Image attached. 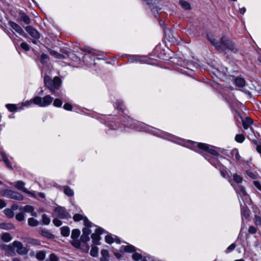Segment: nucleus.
<instances>
[{"mask_svg":"<svg viewBox=\"0 0 261 261\" xmlns=\"http://www.w3.org/2000/svg\"><path fill=\"white\" fill-rule=\"evenodd\" d=\"M22 240L23 241L24 243H27V246H28V244L33 246L40 245L41 244L40 242L38 240L30 237L22 238Z\"/></svg>","mask_w":261,"mask_h":261,"instance_id":"nucleus-13","label":"nucleus"},{"mask_svg":"<svg viewBox=\"0 0 261 261\" xmlns=\"http://www.w3.org/2000/svg\"><path fill=\"white\" fill-rule=\"evenodd\" d=\"M117 109H119L121 111L123 110V106L122 103H120V102H118L117 103Z\"/></svg>","mask_w":261,"mask_h":261,"instance_id":"nucleus-55","label":"nucleus"},{"mask_svg":"<svg viewBox=\"0 0 261 261\" xmlns=\"http://www.w3.org/2000/svg\"><path fill=\"white\" fill-rule=\"evenodd\" d=\"M207 39L215 46V47L220 50L224 47L232 51H236L237 49L234 43L225 36H223L220 42L216 41L215 38L210 35H207Z\"/></svg>","mask_w":261,"mask_h":261,"instance_id":"nucleus-1","label":"nucleus"},{"mask_svg":"<svg viewBox=\"0 0 261 261\" xmlns=\"http://www.w3.org/2000/svg\"><path fill=\"white\" fill-rule=\"evenodd\" d=\"M16 219L18 221H22L24 219V216L22 213H19L16 215Z\"/></svg>","mask_w":261,"mask_h":261,"instance_id":"nucleus-40","label":"nucleus"},{"mask_svg":"<svg viewBox=\"0 0 261 261\" xmlns=\"http://www.w3.org/2000/svg\"><path fill=\"white\" fill-rule=\"evenodd\" d=\"M64 192L68 196H72L74 195L73 191L68 186L63 187Z\"/></svg>","mask_w":261,"mask_h":261,"instance_id":"nucleus-20","label":"nucleus"},{"mask_svg":"<svg viewBox=\"0 0 261 261\" xmlns=\"http://www.w3.org/2000/svg\"><path fill=\"white\" fill-rule=\"evenodd\" d=\"M81 241L83 243H87L90 241L89 235L83 234L81 237Z\"/></svg>","mask_w":261,"mask_h":261,"instance_id":"nucleus-39","label":"nucleus"},{"mask_svg":"<svg viewBox=\"0 0 261 261\" xmlns=\"http://www.w3.org/2000/svg\"><path fill=\"white\" fill-rule=\"evenodd\" d=\"M3 195L5 197L17 200H22L23 199V197L20 193L11 190H5Z\"/></svg>","mask_w":261,"mask_h":261,"instance_id":"nucleus-6","label":"nucleus"},{"mask_svg":"<svg viewBox=\"0 0 261 261\" xmlns=\"http://www.w3.org/2000/svg\"><path fill=\"white\" fill-rule=\"evenodd\" d=\"M20 46L24 50L28 51L30 50V46L29 44L25 42L21 43L20 44Z\"/></svg>","mask_w":261,"mask_h":261,"instance_id":"nucleus-47","label":"nucleus"},{"mask_svg":"<svg viewBox=\"0 0 261 261\" xmlns=\"http://www.w3.org/2000/svg\"><path fill=\"white\" fill-rule=\"evenodd\" d=\"M105 240L106 242L109 244H111L114 241V238L112 237L109 235H107L105 237Z\"/></svg>","mask_w":261,"mask_h":261,"instance_id":"nucleus-44","label":"nucleus"},{"mask_svg":"<svg viewBox=\"0 0 261 261\" xmlns=\"http://www.w3.org/2000/svg\"><path fill=\"white\" fill-rule=\"evenodd\" d=\"M254 223L256 225H261V217L256 216L255 217Z\"/></svg>","mask_w":261,"mask_h":261,"instance_id":"nucleus-50","label":"nucleus"},{"mask_svg":"<svg viewBox=\"0 0 261 261\" xmlns=\"http://www.w3.org/2000/svg\"><path fill=\"white\" fill-rule=\"evenodd\" d=\"M246 11V9L245 8H242L240 9V12L241 14H243Z\"/></svg>","mask_w":261,"mask_h":261,"instance_id":"nucleus-60","label":"nucleus"},{"mask_svg":"<svg viewBox=\"0 0 261 261\" xmlns=\"http://www.w3.org/2000/svg\"><path fill=\"white\" fill-rule=\"evenodd\" d=\"M235 84L237 86L243 87L245 85V81L241 77H237L234 81Z\"/></svg>","mask_w":261,"mask_h":261,"instance_id":"nucleus-21","label":"nucleus"},{"mask_svg":"<svg viewBox=\"0 0 261 261\" xmlns=\"http://www.w3.org/2000/svg\"><path fill=\"white\" fill-rule=\"evenodd\" d=\"M19 210L23 211L27 213H32L33 211H34V208L31 205H27L24 207H20Z\"/></svg>","mask_w":261,"mask_h":261,"instance_id":"nucleus-27","label":"nucleus"},{"mask_svg":"<svg viewBox=\"0 0 261 261\" xmlns=\"http://www.w3.org/2000/svg\"><path fill=\"white\" fill-rule=\"evenodd\" d=\"M1 238L5 242H9L12 239V237L9 233L5 232L2 234Z\"/></svg>","mask_w":261,"mask_h":261,"instance_id":"nucleus-19","label":"nucleus"},{"mask_svg":"<svg viewBox=\"0 0 261 261\" xmlns=\"http://www.w3.org/2000/svg\"><path fill=\"white\" fill-rule=\"evenodd\" d=\"M92 226L91 225L90 226H86V227L84 228L83 229V234H86V235H89L90 233L91 232V231L90 229V228Z\"/></svg>","mask_w":261,"mask_h":261,"instance_id":"nucleus-42","label":"nucleus"},{"mask_svg":"<svg viewBox=\"0 0 261 261\" xmlns=\"http://www.w3.org/2000/svg\"><path fill=\"white\" fill-rule=\"evenodd\" d=\"M253 123V120L250 117H246L245 120L242 121L243 126L244 129H247L249 128L252 130L253 128L250 127V125Z\"/></svg>","mask_w":261,"mask_h":261,"instance_id":"nucleus-14","label":"nucleus"},{"mask_svg":"<svg viewBox=\"0 0 261 261\" xmlns=\"http://www.w3.org/2000/svg\"><path fill=\"white\" fill-rule=\"evenodd\" d=\"M54 225L57 227L61 226L62 224V221L57 218H55L53 221Z\"/></svg>","mask_w":261,"mask_h":261,"instance_id":"nucleus-49","label":"nucleus"},{"mask_svg":"<svg viewBox=\"0 0 261 261\" xmlns=\"http://www.w3.org/2000/svg\"><path fill=\"white\" fill-rule=\"evenodd\" d=\"M24 182L22 181H17L15 183V187L18 190H21L22 192L28 194L30 196L35 198L36 195L34 192L29 191L24 187Z\"/></svg>","mask_w":261,"mask_h":261,"instance_id":"nucleus-8","label":"nucleus"},{"mask_svg":"<svg viewBox=\"0 0 261 261\" xmlns=\"http://www.w3.org/2000/svg\"><path fill=\"white\" fill-rule=\"evenodd\" d=\"M120 250H124L127 252H134L135 251V248L132 245L122 246L121 247Z\"/></svg>","mask_w":261,"mask_h":261,"instance_id":"nucleus-17","label":"nucleus"},{"mask_svg":"<svg viewBox=\"0 0 261 261\" xmlns=\"http://www.w3.org/2000/svg\"><path fill=\"white\" fill-rule=\"evenodd\" d=\"M12 261H21L19 258H14Z\"/></svg>","mask_w":261,"mask_h":261,"instance_id":"nucleus-64","label":"nucleus"},{"mask_svg":"<svg viewBox=\"0 0 261 261\" xmlns=\"http://www.w3.org/2000/svg\"><path fill=\"white\" fill-rule=\"evenodd\" d=\"M54 106L56 107H61L62 105V101L59 98H56L54 101Z\"/></svg>","mask_w":261,"mask_h":261,"instance_id":"nucleus-38","label":"nucleus"},{"mask_svg":"<svg viewBox=\"0 0 261 261\" xmlns=\"http://www.w3.org/2000/svg\"><path fill=\"white\" fill-rule=\"evenodd\" d=\"M114 255L117 258H120L121 257V254L120 253L115 252Z\"/></svg>","mask_w":261,"mask_h":261,"instance_id":"nucleus-58","label":"nucleus"},{"mask_svg":"<svg viewBox=\"0 0 261 261\" xmlns=\"http://www.w3.org/2000/svg\"><path fill=\"white\" fill-rule=\"evenodd\" d=\"M48 59V57L47 55L45 54H42L40 58V62L43 64H45L47 63V60Z\"/></svg>","mask_w":261,"mask_h":261,"instance_id":"nucleus-36","label":"nucleus"},{"mask_svg":"<svg viewBox=\"0 0 261 261\" xmlns=\"http://www.w3.org/2000/svg\"><path fill=\"white\" fill-rule=\"evenodd\" d=\"M252 142L256 146H257V145H259L256 140H253Z\"/></svg>","mask_w":261,"mask_h":261,"instance_id":"nucleus-62","label":"nucleus"},{"mask_svg":"<svg viewBox=\"0 0 261 261\" xmlns=\"http://www.w3.org/2000/svg\"><path fill=\"white\" fill-rule=\"evenodd\" d=\"M233 179L237 183H241L242 181V178L237 174H233Z\"/></svg>","mask_w":261,"mask_h":261,"instance_id":"nucleus-41","label":"nucleus"},{"mask_svg":"<svg viewBox=\"0 0 261 261\" xmlns=\"http://www.w3.org/2000/svg\"><path fill=\"white\" fill-rule=\"evenodd\" d=\"M73 219L74 221L75 222H78L80 220H83L84 222V224L86 226L89 227L91 226V222L88 220L86 217H85L82 215L76 214L73 216Z\"/></svg>","mask_w":261,"mask_h":261,"instance_id":"nucleus-10","label":"nucleus"},{"mask_svg":"<svg viewBox=\"0 0 261 261\" xmlns=\"http://www.w3.org/2000/svg\"><path fill=\"white\" fill-rule=\"evenodd\" d=\"M49 52L50 55L54 56V57H55L57 59H64V58H65V57L63 55L60 54L55 51V50L50 49V50H49Z\"/></svg>","mask_w":261,"mask_h":261,"instance_id":"nucleus-28","label":"nucleus"},{"mask_svg":"<svg viewBox=\"0 0 261 261\" xmlns=\"http://www.w3.org/2000/svg\"><path fill=\"white\" fill-rule=\"evenodd\" d=\"M240 192L244 196H245L247 194V193L246 192V191H245V189L243 187H241L240 188Z\"/></svg>","mask_w":261,"mask_h":261,"instance_id":"nucleus-56","label":"nucleus"},{"mask_svg":"<svg viewBox=\"0 0 261 261\" xmlns=\"http://www.w3.org/2000/svg\"><path fill=\"white\" fill-rule=\"evenodd\" d=\"M27 32L34 38L38 39L40 38L39 33L31 26H27L25 28Z\"/></svg>","mask_w":261,"mask_h":261,"instance_id":"nucleus-12","label":"nucleus"},{"mask_svg":"<svg viewBox=\"0 0 261 261\" xmlns=\"http://www.w3.org/2000/svg\"><path fill=\"white\" fill-rule=\"evenodd\" d=\"M58 257L54 254L51 253L49 256V259L46 261H58Z\"/></svg>","mask_w":261,"mask_h":261,"instance_id":"nucleus-48","label":"nucleus"},{"mask_svg":"<svg viewBox=\"0 0 261 261\" xmlns=\"http://www.w3.org/2000/svg\"><path fill=\"white\" fill-rule=\"evenodd\" d=\"M72 245L76 247V248H79L80 247V242L77 239L73 240L72 243Z\"/></svg>","mask_w":261,"mask_h":261,"instance_id":"nucleus-45","label":"nucleus"},{"mask_svg":"<svg viewBox=\"0 0 261 261\" xmlns=\"http://www.w3.org/2000/svg\"><path fill=\"white\" fill-rule=\"evenodd\" d=\"M6 205V204L5 201L2 199H0V208L4 207Z\"/></svg>","mask_w":261,"mask_h":261,"instance_id":"nucleus-54","label":"nucleus"},{"mask_svg":"<svg viewBox=\"0 0 261 261\" xmlns=\"http://www.w3.org/2000/svg\"><path fill=\"white\" fill-rule=\"evenodd\" d=\"M34 98L31 99L30 100H27L22 103V105L25 107L30 106L31 103H34Z\"/></svg>","mask_w":261,"mask_h":261,"instance_id":"nucleus-51","label":"nucleus"},{"mask_svg":"<svg viewBox=\"0 0 261 261\" xmlns=\"http://www.w3.org/2000/svg\"><path fill=\"white\" fill-rule=\"evenodd\" d=\"M245 140V136L242 134H238L235 137V140L239 143H242Z\"/></svg>","mask_w":261,"mask_h":261,"instance_id":"nucleus-33","label":"nucleus"},{"mask_svg":"<svg viewBox=\"0 0 261 261\" xmlns=\"http://www.w3.org/2000/svg\"><path fill=\"white\" fill-rule=\"evenodd\" d=\"M254 185L258 189H259V190H261V185L258 181H254Z\"/></svg>","mask_w":261,"mask_h":261,"instance_id":"nucleus-53","label":"nucleus"},{"mask_svg":"<svg viewBox=\"0 0 261 261\" xmlns=\"http://www.w3.org/2000/svg\"><path fill=\"white\" fill-rule=\"evenodd\" d=\"M132 257L135 261H147L145 257L137 252H135L133 254Z\"/></svg>","mask_w":261,"mask_h":261,"instance_id":"nucleus-18","label":"nucleus"},{"mask_svg":"<svg viewBox=\"0 0 261 261\" xmlns=\"http://www.w3.org/2000/svg\"><path fill=\"white\" fill-rule=\"evenodd\" d=\"M53 215L54 217H59L61 219H68L71 217L66 209L62 206L56 207L54 211Z\"/></svg>","mask_w":261,"mask_h":261,"instance_id":"nucleus-5","label":"nucleus"},{"mask_svg":"<svg viewBox=\"0 0 261 261\" xmlns=\"http://www.w3.org/2000/svg\"><path fill=\"white\" fill-rule=\"evenodd\" d=\"M9 24L13 30H14L19 34L23 36V37H27V34L24 33V32L19 25L11 21L9 22Z\"/></svg>","mask_w":261,"mask_h":261,"instance_id":"nucleus-11","label":"nucleus"},{"mask_svg":"<svg viewBox=\"0 0 261 261\" xmlns=\"http://www.w3.org/2000/svg\"><path fill=\"white\" fill-rule=\"evenodd\" d=\"M80 234V231L77 229H73L72 231L71 237L73 240L77 239Z\"/></svg>","mask_w":261,"mask_h":261,"instance_id":"nucleus-29","label":"nucleus"},{"mask_svg":"<svg viewBox=\"0 0 261 261\" xmlns=\"http://www.w3.org/2000/svg\"><path fill=\"white\" fill-rule=\"evenodd\" d=\"M6 107L10 112H15L18 110L17 107L14 104H7L6 105Z\"/></svg>","mask_w":261,"mask_h":261,"instance_id":"nucleus-32","label":"nucleus"},{"mask_svg":"<svg viewBox=\"0 0 261 261\" xmlns=\"http://www.w3.org/2000/svg\"><path fill=\"white\" fill-rule=\"evenodd\" d=\"M28 224L30 226L35 227L38 225L39 222L34 218H30L28 219Z\"/></svg>","mask_w":261,"mask_h":261,"instance_id":"nucleus-26","label":"nucleus"},{"mask_svg":"<svg viewBox=\"0 0 261 261\" xmlns=\"http://www.w3.org/2000/svg\"><path fill=\"white\" fill-rule=\"evenodd\" d=\"M44 82L51 92H55L60 86L61 80L58 76H55L53 80H51L48 75H45L44 77Z\"/></svg>","mask_w":261,"mask_h":261,"instance_id":"nucleus-2","label":"nucleus"},{"mask_svg":"<svg viewBox=\"0 0 261 261\" xmlns=\"http://www.w3.org/2000/svg\"><path fill=\"white\" fill-rule=\"evenodd\" d=\"M39 196L42 198H44V197H45L44 194L43 193H39Z\"/></svg>","mask_w":261,"mask_h":261,"instance_id":"nucleus-63","label":"nucleus"},{"mask_svg":"<svg viewBox=\"0 0 261 261\" xmlns=\"http://www.w3.org/2000/svg\"><path fill=\"white\" fill-rule=\"evenodd\" d=\"M236 247V245L234 243H232L229 246H228L226 250V253H228L231 252Z\"/></svg>","mask_w":261,"mask_h":261,"instance_id":"nucleus-43","label":"nucleus"},{"mask_svg":"<svg viewBox=\"0 0 261 261\" xmlns=\"http://www.w3.org/2000/svg\"><path fill=\"white\" fill-rule=\"evenodd\" d=\"M63 107L65 110L67 111H71L72 110V106L69 103H66Z\"/></svg>","mask_w":261,"mask_h":261,"instance_id":"nucleus-52","label":"nucleus"},{"mask_svg":"<svg viewBox=\"0 0 261 261\" xmlns=\"http://www.w3.org/2000/svg\"><path fill=\"white\" fill-rule=\"evenodd\" d=\"M40 232H41V235H42L43 236H44L47 238H49V239H54V236L53 234H51V233H50L47 230L42 229L40 231Z\"/></svg>","mask_w":261,"mask_h":261,"instance_id":"nucleus-22","label":"nucleus"},{"mask_svg":"<svg viewBox=\"0 0 261 261\" xmlns=\"http://www.w3.org/2000/svg\"><path fill=\"white\" fill-rule=\"evenodd\" d=\"M98 248L97 247H92L90 251V254L92 256L96 257L98 255Z\"/></svg>","mask_w":261,"mask_h":261,"instance_id":"nucleus-35","label":"nucleus"},{"mask_svg":"<svg viewBox=\"0 0 261 261\" xmlns=\"http://www.w3.org/2000/svg\"><path fill=\"white\" fill-rule=\"evenodd\" d=\"M5 215L9 218H12L14 216V214L12 210L10 208H6L4 210Z\"/></svg>","mask_w":261,"mask_h":261,"instance_id":"nucleus-25","label":"nucleus"},{"mask_svg":"<svg viewBox=\"0 0 261 261\" xmlns=\"http://www.w3.org/2000/svg\"><path fill=\"white\" fill-rule=\"evenodd\" d=\"M20 19L22 20L25 23L29 24L31 22V19L29 17L25 15H23L21 16Z\"/></svg>","mask_w":261,"mask_h":261,"instance_id":"nucleus-37","label":"nucleus"},{"mask_svg":"<svg viewBox=\"0 0 261 261\" xmlns=\"http://www.w3.org/2000/svg\"><path fill=\"white\" fill-rule=\"evenodd\" d=\"M0 228L6 230H11L14 229L15 226L13 224L10 223H0Z\"/></svg>","mask_w":261,"mask_h":261,"instance_id":"nucleus-16","label":"nucleus"},{"mask_svg":"<svg viewBox=\"0 0 261 261\" xmlns=\"http://www.w3.org/2000/svg\"><path fill=\"white\" fill-rule=\"evenodd\" d=\"M257 232V228L253 226H250L248 229V232L250 234H254Z\"/></svg>","mask_w":261,"mask_h":261,"instance_id":"nucleus-46","label":"nucleus"},{"mask_svg":"<svg viewBox=\"0 0 261 261\" xmlns=\"http://www.w3.org/2000/svg\"><path fill=\"white\" fill-rule=\"evenodd\" d=\"M61 234L64 237H67L70 233V229L68 226H63L61 228Z\"/></svg>","mask_w":261,"mask_h":261,"instance_id":"nucleus-23","label":"nucleus"},{"mask_svg":"<svg viewBox=\"0 0 261 261\" xmlns=\"http://www.w3.org/2000/svg\"><path fill=\"white\" fill-rule=\"evenodd\" d=\"M18 206L17 205H13L12 206V211H14V210H16L18 208Z\"/></svg>","mask_w":261,"mask_h":261,"instance_id":"nucleus-61","label":"nucleus"},{"mask_svg":"<svg viewBox=\"0 0 261 261\" xmlns=\"http://www.w3.org/2000/svg\"><path fill=\"white\" fill-rule=\"evenodd\" d=\"M102 257L100 259V261H108L109 252L107 250L103 249L101 251Z\"/></svg>","mask_w":261,"mask_h":261,"instance_id":"nucleus-24","label":"nucleus"},{"mask_svg":"<svg viewBox=\"0 0 261 261\" xmlns=\"http://www.w3.org/2000/svg\"><path fill=\"white\" fill-rule=\"evenodd\" d=\"M197 146L199 149L207 151L208 152L214 156H217L219 155L218 152L215 150L213 147L210 146L206 144L199 143L197 144Z\"/></svg>","mask_w":261,"mask_h":261,"instance_id":"nucleus-7","label":"nucleus"},{"mask_svg":"<svg viewBox=\"0 0 261 261\" xmlns=\"http://www.w3.org/2000/svg\"><path fill=\"white\" fill-rule=\"evenodd\" d=\"M50 221V218L46 214L42 215V222L44 224L48 225L49 224Z\"/></svg>","mask_w":261,"mask_h":261,"instance_id":"nucleus-34","label":"nucleus"},{"mask_svg":"<svg viewBox=\"0 0 261 261\" xmlns=\"http://www.w3.org/2000/svg\"><path fill=\"white\" fill-rule=\"evenodd\" d=\"M36 257L39 260H43L45 257V252L43 251H39L36 254Z\"/></svg>","mask_w":261,"mask_h":261,"instance_id":"nucleus-31","label":"nucleus"},{"mask_svg":"<svg viewBox=\"0 0 261 261\" xmlns=\"http://www.w3.org/2000/svg\"><path fill=\"white\" fill-rule=\"evenodd\" d=\"M83 50L85 52H87L88 53H92V49L89 48H86L83 49Z\"/></svg>","mask_w":261,"mask_h":261,"instance_id":"nucleus-59","label":"nucleus"},{"mask_svg":"<svg viewBox=\"0 0 261 261\" xmlns=\"http://www.w3.org/2000/svg\"><path fill=\"white\" fill-rule=\"evenodd\" d=\"M13 247L16 248V252L19 255H26L28 253L29 250L23 246L22 243L19 241H14L12 245L8 246V248L9 250H11Z\"/></svg>","mask_w":261,"mask_h":261,"instance_id":"nucleus-4","label":"nucleus"},{"mask_svg":"<svg viewBox=\"0 0 261 261\" xmlns=\"http://www.w3.org/2000/svg\"><path fill=\"white\" fill-rule=\"evenodd\" d=\"M179 4L182 6V7L186 10H189L191 9L190 4L186 1H180L179 2Z\"/></svg>","mask_w":261,"mask_h":261,"instance_id":"nucleus-30","label":"nucleus"},{"mask_svg":"<svg viewBox=\"0 0 261 261\" xmlns=\"http://www.w3.org/2000/svg\"><path fill=\"white\" fill-rule=\"evenodd\" d=\"M53 97L49 95L43 97L36 96L34 98V103L40 107H46L50 105L53 101Z\"/></svg>","mask_w":261,"mask_h":261,"instance_id":"nucleus-3","label":"nucleus"},{"mask_svg":"<svg viewBox=\"0 0 261 261\" xmlns=\"http://www.w3.org/2000/svg\"><path fill=\"white\" fill-rule=\"evenodd\" d=\"M256 149L258 153L261 154V145H257L256 146Z\"/></svg>","mask_w":261,"mask_h":261,"instance_id":"nucleus-57","label":"nucleus"},{"mask_svg":"<svg viewBox=\"0 0 261 261\" xmlns=\"http://www.w3.org/2000/svg\"><path fill=\"white\" fill-rule=\"evenodd\" d=\"M103 230L101 228H98L96 229L95 233L92 234L91 238L94 244H99V241L100 239V235L102 233Z\"/></svg>","mask_w":261,"mask_h":261,"instance_id":"nucleus-9","label":"nucleus"},{"mask_svg":"<svg viewBox=\"0 0 261 261\" xmlns=\"http://www.w3.org/2000/svg\"><path fill=\"white\" fill-rule=\"evenodd\" d=\"M0 155L2 157V160L5 163L6 165L10 169H12V166L10 163L6 153L4 152H1Z\"/></svg>","mask_w":261,"mask_h":261,"instance_id":"nucleus-15","label":"nucleus"}]
</instances>
